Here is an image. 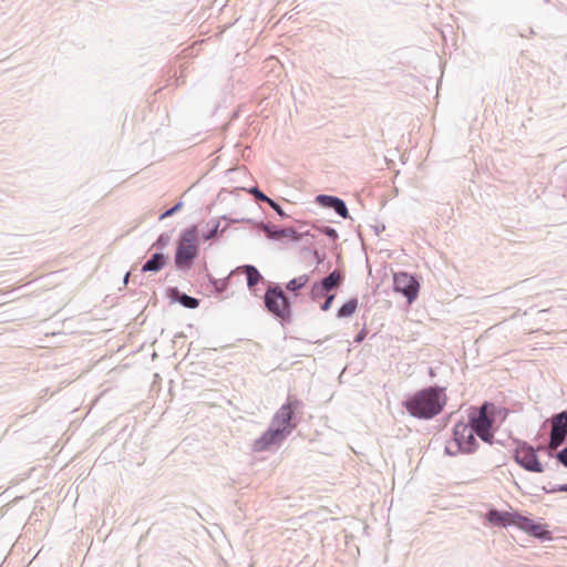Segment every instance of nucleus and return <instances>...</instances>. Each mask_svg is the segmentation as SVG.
<instances>
[{
	"label": "nucleus",
	"mask_w": 567,
	"mask_h": 567,
	"mask_svg": "<svg viewBox=\"0 0 567 567\" xmlns=\"http://www.w3.org/2000/svg\"><path fill=\"white\" fill-rule=\"evenodd\" d=\"M446 404L443 390L427 388L415 392L405 402L406 411L419 419H431L437 415Z\"/></svg>",
	"instance_id": "obj_1"
},
{
	"label": "nucleus",
	"mask_w": 567,
	"mask_h": 567,
	"mask_svg": "<svg viewBox=\"0 0 567 567\" xmlns=\"http://www.w3.org/2000/svg\"><path fill=\"white\" fill-rule=\"evenodd\" d=\"M299 405V402L296 400L293 402L289 401L287 404H284L275 414L272 424L276 426L275 429H269L264 435L255 442L254 449L255 451H265L270 445L278 443L284 440L285 434L289 433L292 426L290 425V421L292 417V410Z\"/></svg>",
	"instance_id": "obj_2"
},
{
	"label": "nucleus",
	"mask_w": 567,
	"mask_h": 567,
	"mask_svg": "<svg viewBox=\"0 0 567 567\" xmlns=\"http://www.w3.org/2000/svg\"><path fill=\"white\" fill-rule=\"evenodd\" d=\"M198 255L197 230L195 227L185 230L178 241L175 252L177 268H189Z\"/></svg>",
	"instance_id": "obj_3"
},
{
	"label": "nucleus",
	"mask_w": 567,
	"mask_h": 567,
	"mask_svg": "<svg viewBox=\"0 0 567 567\" xmlns=\"http://www.w3.org/2000/svg\"><path fill=\"white\" fill-rule=\"evenodd\" d=\"M494 411L495 406L489 403H484L478 411V415L471 419L468 424L474 429L475 433L486 443L492 444L494 434L492 432V425L494 423Z\"/></svg>",
	"instance_id": "obj_4"
},
{
	"label": "nucleus",
	"mask_w": 567,
	"mask_h": 567,
	"mask_svg": "<svg viewBox=\"0 0 567 567\" xmlns=\"http://www.w3.org/2000/svg\"><path fill=\"white\" fill-rule=\"evenodd\" d=\"M475 431L466 423H457L454 426L453 431V442L456 445V452L462 453H473L476 451L477 442L475 439ZM447 451L454 454L455 451H452V445L447 446Z\"/></svg>",
	"instance_id": "obj_5"
},
{
	"label": "nucleus",
	"mask_w": 567,
	"mask_h": 567,
	"mask_svg": "<svg viewBox=\"0 0 567 567\" xmlns=\"http://www.w3.org/2000/svg\"><path fill=\"white\" fill-rule=\"evenodd\" d=\"M515 461L526 471L542 473L544 471L535 450L527 445H518L515 451Z\"/></svg>",
	"instance_id": "obj_6"
},
{
	"label": "nucleus",
	"mask_w": 567,
	"mask_h": 567,
	"mask_svg": "<svg viewBox=\"0 0 567 567\" xmlns=\"http://www.w3.org/2000/svg\"><path fill=\"white\" fill-rule=\"evenodd\" d=\"M393 281L395 291L404 295L410 303L416 299L420 285L413 276L408 272H398Z\"/></svg>",
	"instance_id": "obj_7"
},
{
	"label": "nucleus",
	"mask_w": 567,
	"mask_h": 567,
	"mask_svg": "<svg viewBox=\"0 0 567 567\" xmlns=\"http://www.w3.org/2000/svg\"><path fill=\"white\" fill-rule=\"evenodd\" d=\"M265 303L270 312L280 318H285L289 313L287 298L284 292L277 288L267 290Z\"/></svg>",
	"instance_id": "obj_8"
},
{
	"label": "nucleus",
	"mask_w": 567,
	"mask_h": 567,
	"mask_svg": "<svg viewBox=\"0 0 567 567\" xmlns=\"http://www.w3.org/2000/svg\"><path fill=\"white\" fill-rule=\"evenodd\" d=\"M567 435V412H560L551 419L549 447L556 450Z\"/></svg>",
	"instance_id": "obj_9"
},
{
	"label": "nucleus",
	"mask_w": 567,
	"mask_h": 567,
	"mask_svg": "<svg viewBox=\"0 0 567 567\" xmlns=\"http://www.w3.org/2000/svg\"><path fill=\"white\" fill-rule=\"evenodd\" d=\"M262 230L267 235L268 238L275 240L288 239L292 241H297L300 239V235L291 227L277 229L272 225H264Z\"/></svg>",
	"instance_id": "obj_10"
},
{
	"label": "nucleus",
	"mask_w": 567,
	"mask_h": 567,
	"mask_svg": "<svg viewBox=\"0 0 567 567\" xmlns=\"http://www.w3.org/2000/svg\"><path fill=\"white\" fill-rule=\"evenodd\" d=\"M516 516V512H499L493 509L488 512L487 520L494 526L507 527L511 525H515Z\"/></svg>",
	"instance_id": "obj_11"
},
{
	"label": "nucleus",
	"mask_w": 567,
	"mask_h": 567,
	"mask_svg": "<svg viewBox=\"0 0 567 567\" xmlns=\"http://www.w3.org/2000/svg\"><path fill=\"white\" fill-rule=\"evenodd\" d=\"M514 526H517L522 530L536 537H543L546 534V530L543 525L536 524L530 518L522 516L518 513Z\"/></svg>",
	"instance_id": "obj_12"
},
{
	"label": "nucleus",
	"mask_w": 567,
	"mask_h": 567,
	"mask_svg": "<svg viewBox=\"0 0 567 567\" xmlns=\"http://www.w3.org/2000/svg\"><path fill=\"white\" fill-rule=\"evenodd\" d=\"M317 200L326 207L333 208L341 217H343V218L349 217V213L346 207V204L343 203V200L339 199L338 197L320 195V196H318Z\"/></svg>",
	"instance_id": "obj_13"
},
{
	"label": "nucleus",
	"mask_w": 567,
	"mask_h": 567,
	"mask_svg": "<svg viewBox=\"0 0 567 567\" xmlns=\"http://www.w3.org/2000/svg\"><path fill=\"white\" fill-rule=\"evenodd\" d=\"M166 264V257L163 254H155L153 257L145 262L143 271H158Z\"/></svg>",
	"instance_id": "obj_14"
},
{
	"label": "nucleus",
	"mask_w": 567,
	"mask_h": 567,
	"mask_svg": "<svg viewBox=\"0 0 567 567\" xmlns=\"http://www.w3.org/2000/svg\"><path fill=\"white\" fill-rule=\"evenodd\" d=\"M237 272H244L247 276V284L251 288L256 286L259 280L261 279V276L259 271L254 266H241L236 269Z\"/></svg>",
	"instance_id": "obj_15"
},
{
	"label": "nucleus",
	"mask_w": 567,
	"mask_h": 567,
	"mask_svg": "<svg viewBox=\"0 0 567 567\" xmlns=\"http://www.w3.org/2000/svg\"><path fill=\"white\" fill-rule=\"evenodd\" d=\"M341 280V274L338 270H334L328 277L323 278L319 285L323 288V290L330 291L334 287L339 286Z\"/></svg>",
	"instance_id": "obj_16"
},
{
	"label": "nucleus",
	"mask_w": 567,
	"mask_h": 567,
	"mask_svg": "<svg viewBox=\"0 0 567 567\" xmlns=\"http://www.w3.org/2000/svg\"><path fill=\"white\" fill-rule=\"evenodd\" d=\"M309 282V276L303 274V275H300L299 277L297 278H293L291 279L288 284H287V289L289 291H298L299 289L303 288Z\"/></svg>",
	"instance_id": "obj_17"
},
{
	"label": "nucleus",
	"mask_w": 567,
	"mask_h": 567,
	"mask_svg": "<svg viewBox=\"0 0 567 567\" xmlns=\"http://www.w3.org/2000/svg\"><path fill=\"white\" fill-rule=\"evenodd\" d=\"M358 308V300L351 299L346 302L338 311L339 317H350L352 316Z\"/></svg>",
	"instance_id": "obj_18"
},
{
	"label": "nucleus",
	"mask_w": 567,
	"mask_h": 567,
	"mask_svg": "<svg viewBox=\"0 0 567 567\" xmlns=\"http://www.w3.org/2000/svg\"><path fill=\"white\" fill-rule=\"evenodd\" d=\"M181 303L187 308L194 309L197 308L199 301L196 298L183 295L179 299Z\"/></svg>",
	"instance_id": "obj_19"
},
{
	"label": "nucleus",
	"mask_w": 567,
	"mask_h": 567,
	"mask_svg": "<svg viewBox=\"0 0 567 567\" xmlns=\"http://www.w3.org/2000/svg\"><path fill=\"white\" fill-rule=\"evenodd\" d=\"M328 291L323 290V288L319 285V282L313 284L311 287V297L313 299L322 298Z\"/></svg>",
	"instance_id": "obj_20"
},
{
	"label": "nucleus",
	"mask_w": 567,
	"mask_h": 567,
	"mask_svg": "<svg viewBox=\"0 0 567 567\" xmlns=\"http://www.w3.org/2000/svg\"><path fill=\"white\" fill-rule=\"evenodd\" d=\"M181 207H182V203L176 204L173 208H171V209L166 210L165 213H163L162 216H161V219H164V218H166L168 216H172L175 212L181 209Z\"/></svg>",
	"instance_id": "obj_21"
},
{
	"label": "nucleus",
	"mask_w": 567,
	"mask_h": 567,
	"mask_svg": "<svg viewBox=\"0 0 567 567\" xmlns=\"http://www.w3.org/2000/svg\"><path fill=\"white\" fill-rule=\"evenodd\" d=\"M251 193L255 195V197L259 200L267 202L270 199L268 198L264 193H261L258 188H254Z\"/></svg>",
	"instance_id": "obj_22"
},
{
	"label": "nucleus",
	"mask_w": 567,
	"mask_h": 567,
	"mask_svg": "<svg viewBox=\"0 0 567 567\" xmlns=\"http://www.w3.org/2000/svg\"><path fill=\"white\" fill-rule=\"evenodd\" d=\"M333 299H334V296H333V295H330V296L326 299V301H324V303L322 305L321 309H322L323 311H327L328 309H330V307H331V303H332Z\"/></svg>",
	"instance_id": "obj_23"
},
{
	"label": "nucleus",
	"mask_w": 567,
	"mask_h": 567,
	"mask_svg": "<svg viewBox=\"0 0 567 567\" xmlns=\"http://www.w3.org/2000/svg\"><path fill=\"white\" fill-rule=\"evenodd\" d=\"M268 204L280 215V216H285V213L282 212L281 207L275 203L272 199H269L268 200Z\"/></svg>",
	"instance_id": "obj_24"
},
{
	"label": "nucleus",
	"mask_w": 567,
	"mask_h": 567,
	"mask_svg": "<svg viewBox=\"0 0 567 567\" xmlns=\"http://www.w3.org/2000/svg\"><path fill=\"white\" fill-rule=\"evenodd\" d=\"M558 460L567 466V447L558 454Z\"/></svg>",
	"instance_id": "obj_25"
},
{
	"label": "nucleus",
	"mask_w": 567,
	"mask_h": 567,
	"mask_svg": "<svg viewBox=\"0 0 567 567\" xmlns=\"http://www.w3.org/2000/svg\"><path fill=\"white\" fill-rule=\"evenodd\" d=\"M323 233H324L327 236L331 237V238H337V237H338V234H337L336 229L330 228V227H326V228L323 229Z\"/></svg>",
	"instance_id": "obj_26"
},
{
	"label": "nucleus",
	"mask_w": 567,
	"mask_h": 567,
	"mask_svg": "<svg viewBox=\"0 0 567 567\" xmlns=\"http://www.w3.org/2000/svg\"><path fill=\"white\" fill-rule=\"evenodd\" d=\"M560 489H561V491H566V492H567V485H566V486H564V487H561Z\"/></svg>",
	"instance_id": "obj_27"
}]
</instances>
